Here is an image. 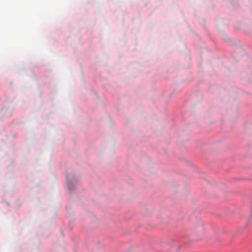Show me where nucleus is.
<instances>
[{
  "label": "nucleus",
  "instance_id": "f257e3e1",
  "mask_svg": "<svg viewBox=\"0 0 252 252\" xmlns=\"http://www.w3.org/2000/svg\"><path fill=\"white\" fill-rule=\"evenodd\" d=\"M194 171H195V172H198V171H199V170H198V169L197 168H196V170H194Z\"/></svg>",
  "mask_w": 252,
  "mask_h": 252
}]
</instances>
